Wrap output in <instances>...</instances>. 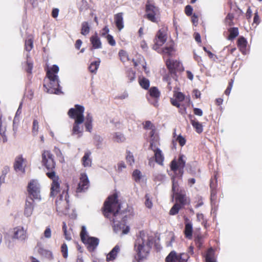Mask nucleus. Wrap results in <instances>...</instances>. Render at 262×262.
I'll use <instances>...</instances> for the list:
<instances>
[{
    "mask_svg": "<svg viewBox=\"0 0 262 262\" xmlns=\"http://www.w3.org/2000/svg\"><path fill=\"white\" fill-rule=\"evenodd\" d=\"M217 181L216 176H214V178H211L210 181V200L211 202H215L217 198Z\"/></svg>",
    "mask_w": 262,
    "mask_h": 262,
    "instance_id": "nucleus-16",
    "label": "nucleus"
},
{
    "mask_svg": "<svg viewBox=\"0 0 262 262\" xmlns=\"http://www.w3.org/2000/svg\"><path fill=\"white\" fill-rule=\"evenodd\" d=\"M260 21L261 20L259 16L258 11H256V12L254 14L253 24H255L256 26H257L260 24Z\"/></svg>",
    "mask_w": 262,
    "mask_h": 262,
    "instance_id": "nucleus-51",
    "label": "nucleus"
},
{
    "mask_svg": "<svg viewBox=\"0 0 262 262\" xmlns=\"http://www.w3.org/2000/svg\"><path fill=\"white\" fill-rule=\"evenodd\" d=\"M106 38L107 39L108 43L111 46H115L116 45V41L112 35L110 34H107L106 36Z\"/></svg>",
    "mask_w": 262,
    "mask_h": 262,
    "instance_id": "nucleus-53",
    "label": "nucleus"
},
{
    "mask_svg": "<svg viewBox=\"0 0 262 262\" xmlns=\"http://www.w3.org/2000/svg\"><path fill=\"white\" fill-rule=\"evenodd\" d=\"M189 256L187 253H182L177 254L176 251H172L166 256V262H187Z\"/></svg>",
    "mask_w": 262,
    "mask_h": 262,
    "instance_id": "nucleus-12",
    "label": "nucleus"
},
{
    "mask_svg": "<svg viewBox=\"0 0 262 262\" xmlns=\"http://www.w3.org/2000/svg\"><path fill=\"white\" fill-rule=\"evenodd\" d=\"M91 152H85L82 158L81 161L84 167H90L92 164V160L90 158Z\"/></svg>",
    "mask_w": 262,
    "mask_h": 262,
    "instance_id": "nucleus-30",
    "label": "nucleus"
},
{
    "mask_svg": "<svg viewBox=\"0 0 262 262\" xmlns=\"http://www.w3.org/2000/svg\"><path fill=\"white\" fill-rule=\"evenodd\" d=\"M148 92L149 93V95L150 96V97L152 98L157 99L159 98L160 96V92L158 89V88L156 86L151 87L149 89Z\"/></svg>",
    "mask_w": 262,
    "mask_h": 262,
    "instance_id": "nucleus-32",
    "label": "nucleus"
},
{
    "mask_svg": "<svg viewBox=\"0 0 262 262\" xmlns=\"http://www.w3.org/2000/svg\"><path fill=\"white\" fill-rule=\"evenodd\" d=\"M139 82L140 86L143 89L145 90H148L149 89L150 82L149 80L148 79L145 77H143L142 78L139 80Z\"/></svg>",
    "mask_w": 262,
    "mask_h": 262,
    "instance_id": "nucleus-38",
    "label": "nucleus"
},
{
    "mask_svg": "<svg viewBox=\"0 0 262 262\" xmlns=\"http://www.w3.org/2000/svg\"><path fill=\"white\" fill-rule=\"evenodd\" d=\"M122 229V225L120 224H114L113 226V229L115 232H118Z\"/></svg>",
    "mask_w": 262,
    "mask_h": 262,
    "instance_id": "nucleus-64",
    "label": "nucleus"
},
{
    "mask_svg": "<svg viewBox=\"0 0 262 262\" xmlns=\"http://www.w3.org/2000/svg\"><path fill=\"white\" fill-rule=\"evenodd\" d=\"M252 11L250 7H249L246 13V17L248 20H250L252 17Z\"/></svg>",
    "mask_w": 262,
    "mask_h": 262,
    "instance_id": "nucleus-62",
    "label": "nucleus"
},
{
    "mask_svg": "<svg viewBox=\"0 0 262 262\" xmlns=\"http://www.w3.org/2000/svg\"><path fill=\"white\" fill-rule=\"evenodd\" d=\"M84 119L74 121L72 130V135H76L78 137H80L82 135L83 130L82 123L84 122Z\"/></svg>",
    "mask_w": 262,
    "mask_h": 262,
    "instance_id": "nucleus-20",
    "label": "nucleus"
},
{
    "mask_svg": "<svg viewBox=\"0 0 262 262\" xmlns=\"http://www.w3.org/2000/svg\"><path fill=\"white\" fill-rule=\"evenodd\" d=\"M198 21H199V17L198 16L194 13L193 15H192L191 17V22L193 24V25L195 26H196L198 24Z\"/></svg>",
    "mask_w": 262,
    "mask_h": 262,
    "instance_id": "nucleus-58",
    "label": "nucleus"
},
{
    "mask_svg": "<svg viewBox=\"0 0 262 262\" xmlns=\"http://www.w3.org/2000/svg\"><path fill=\"white\" fill-rule=\"evenodd\" d=\"M61 252L64 258H67L68 256V246L66 243H63L61 246Z\"/></svg>",
    "mask_w": 262,
    "mask_h": 262,
    "instance_id": "nucleus-47",
    "label": "nucleus"
},
{
    "mask_svg": "<svg viewBox=\"0 0 262 262\" xmlns=\"http://www.w3.org/2000/svg\"><path fill=\"white\" fill-rule=\"evenodd\" d=\"M205 259L206 262H216L214 255L210 250L206 254Z\"/></svg>",
    "mask_w": 262,
    "mask_h": 262,
    "instance_id": "nucleus-43",
    "label": "nucleus"
},
{
    "mask_svg": "<svg viewBox=\"0 0 262 262\" xmlns=\"http://www.w3.org/2000/svg\"><path fill=\"white\" fill-rule=\"evenodd\" d=\"M80 235L81 239L82 242H83L85 239H86L88 237H89L87 235V232L86 230V228L84 226L82 227Z\"/></svg>",
    "mask_w": 262,
    "mask_h": 262,
    "instance_id": "nucleus-48",
    "label": "nucleus"
},
{
    "mask_svg": "<svg viewBox=\"0 0 262 262\" xmlns=\"http://www.w3.org/2000/svg\"><path fill=\"white\" fill-rule=\"evenodd\" d=\"M27 160L23 157L22 155L16 156L13 163V168L16 171H20L23 173L25 172L27 167Z\"/></svg>",
    "mask_w": 262,
    "mask_h": 262,
    "instance_id": "nucleus-14",
    "label": "nucleus"
},
{
    "mask_svg": "<svg viewBox=\"0 0 262 262\" xmlns=\"http://www.w3.org/2000/svg\"><path fill=\"white\" fill-rule=\"evenodd\" d=\"M183 207L181 206L179 203H175L171 208L169 214L170 215H174L178 214L180 209Z\"/></svg>",
    "mask_w": 262,
    "mask_h": 262,
    "instance_id": "nucleus-34",
    "label": "nucleus"
},
{
    "mask_svg": "<svg viewBox=\"0 0 262 262\" xmlns=\"http://www.w3.org/2000/svg\"><path fill=\"white\" fill-rule=\"evenodd\" d=\"M126 76L127 78L128 82H132L135 79L136 72L132 69H129L126 72Z\"/></svg>",
    "mask_w": 262,
    "mask_h": 262,
    "instance_id": "nucleus-36",
    "label": "nucleus"
},
{
    "mask_svg": "<svg viewBox=\"0 0 262 262\" xmlns=\"http://www.w3.org/2000/svg\"><path fill=\"white\" fill-rule=\"evenodd\" d=\"M26 64V67L25 68L26 71L29 74H31L32 69H33V63L29 61H27Z\"/></svg>",
    "mask_w": 262,
    "mask_h": 262,
    "instance_id": "nucleus-55",
    "label": "nucleus"
},
{
    "mask_svg": "<svg viewBox=\"0 0 262 262\" xmlns=\"http://www.w3.org/2000/svg\"><path fill=\"white\" fill-rule=\"evenodd\" d=\"M190 122L192 126L198 133L200 134L202 133L203 130V125L201 123L194 120H191Z\"/></svg>",
    "mask_w": 262,
    "mask_h": 262,
    "instance_id": "nucleus-33",
    "label": "nucleus"
},
{
    "mask_svg": "<svg viewBox=\"0 0 262 262\" xmlns=\"http://www.w3.org/2000/svg\"><path fill=\"white\" fill-rule=\"evenodd\" d=\"M154 152V158L157 163L160 165H163L164 157L161 149L157 150Z\"/></svg>",
    "mask_w": 262,
    "mask_h": 262,
    "instance_id": "nucleus-29",
    "label": "nucleus"
},
{
    "mask_svg": "<svg viewBox=\"0 0 262 262\" xmlns=\"http://www.w3.org/2000/svg\"><path fill=\"white\" fill-rule=\"evenodd\" d=\"M6 128L2 125V119L0 117V135L2 137V140L3 143H5L7 141V138L5 135Z\"/></svg>",
    "mask_w": 262,
    "mask_h": 262,
    "instance_id": "nucleus-40",
    "label": "nucleus"
},
{
    "mask_svg": "<svg viewBox=\"0 0 262 262\" xmlns=\"http://www.w3.org/2000/svg\"><path fill=\"white\" fill-rule=\"evenodd\" d=\"M145 205L146 207H147L148 208H151L152 206V201L150 199L149 194H146L145 195Z\"/></svg>",
    "mask_w": 262,
    "mask_h": 262,
    "instance_id": "nucleus-52",
    "label": "nucleus"
},
{
    "mask_svg": "<svg viewBox=\"0 0 262 262\" xmlns=\"http://www.w3.org/2000/svg\"><path fill=\"white\" fill-rule=\"evenodd\" d=\"M115 138L118 142H123L125 140V137L121 134H116Z\"/></svg>",
    "mask_w": 262,
    "mask_h": 262,
    "instance_id": "nucleus-59",
    "label": "nucleus"
},
{
    "mask_svg": "<svg viewBox=\"0 0 262 262\" xmlns=\"http://www.w3.org/2000/svg\"><path fill=\"white\" fill-rule=\"evenodd\" d=\"M132 177L136 182H140L142 177L141 171L138 169H135L133 172Z\"/></svg>",
    "mask_w": 262,
    "mask_h": 262,
    "instance_id": "nucleus-41",
    "label": "nucleus"
},
{
    "mask_svg": "<svg viewBox=\"0 0 262 262\" xmlns=\"http://www.w3.org/2000/svg\"><path fill=\"white\" fill-rule=\"evenodd\" d=\"M126 167L125 164L124 162L121 161L118 163V169L117 170L119 172L122 171L123 168H125Z\"/></svg>",
    "mask_w": 262,
    "mask_h": 262,
    "instance_id": "nucleus-63",
    "label": "nucleus"
},
{
    "mask_svg": "<svg viewBox=\"0 0 262 262\" xmlns=\"http://www.w3.org/2000/svg\"><path fill=\"white\" fill-rule=\"evenodd\" d=\"M154 131L152 130L151 132V137L152 139L150 141L149 149L152 150L153 151H155L160 149L158 147V146L160 144L159 138L156 137H154Z\"/></svg>",
    "mask_w": 262,
    "mask_h": 262,
    "instance_id": "nucleus-25",
    "label": "nucleus"
},
{
    "mask_svg": "<svg viewBox=\"0 0 262 262\" xmlns=\"http://www.w3.org/2000/svg\"><path fill=\"white\" fill-rule=\"evenodd\" d=\"M25 46L26 50L28 52L30 51L33 47V41L32 39L30 38L26 40Z\"/></svg>",
    "mask_w": 262,
    "mask_h": 262,
    "instance_id": "nucleus-46",
    "label": "nucleus"
},
{
    "mask_svg": "<svg viewBox=\"0 0 262 262\" xmlns=\"http://www.w3.org/2000/svg\"><path fill=\"white\" fill-rule=\"evenodd\" d=\"M110 30L107 26H105L102 30V32L101 33V35L102 37H105L107 35L109 32Z\"/></svg>",
    "mask_w": 262,
    "mask_h": 262,
    "instance_id": "nucleus-61",
    "label": "nucleus"
},
{
    "mask_svg": "<svg viewBox=\"0 0 262 262\" xmlns=\"http://www.w3.org/2000/svg\"><path fill=\"white\" fill-rule=\"evenodd\" d=\"M247 45V41L245 37L241 36L238 38L237 41V46L243 54L246 53Z\"/></svg>",
    "mask_w": 262,
    "mask_h": 262,
    "instance_id": "nucleus-27",
    "label": "nucleus"
},
{
    "mask_svg": "<svg viewBox=\"0 0 262 262\" xmlns=\"http://www.w3.org/2000/svg\"><path fill=\"white\" fill-rule=\"evenodd\" d=\"M184 157L183 155H180L177 160L174 159L170 162V169L174 173V176H172L171 179L172 181L171 191L172 194L176 193L178 191H180L181 189L179 188V182L176 180V177H178L180 179H182L183 177L184 168L186 165V162L184 159Z\"/></svg>",
    "mask_w": 262,
    "mask_h": 262,
    "instance_id": "nucleus-4",
    "label": "nucleus"
},
{
    "mask_svg": "<svg viewBox=\"0 0 262 262\" xmlns=\"http://www.w3.org/2000/svg\"><path fill=\"white\" fill-rule=\"evenodd\" d=\"M234 15L233 13H228L225 19V24L226 26H232L234 25L233 19Z\"/></svg>",
    "mask_w": 262,
    "mask_h": 262,
    "instance_id": "nucleus-37",
    "label": "nucleus"
},
{
    "mask_svg": "<svg viewBox=\"0 0 262 262\" xmlns=\"http://www.w3.org/2000/svg\"><path fill=\"white\" fill-rule=\"evenodd\" d=\"M99 240L95 237H88L83 243L86 245L87 249L89 252L95 251L99 244Z\"/></svg>",
    "mask_w": 262,
    "mask_h": 262,
    "instance_id": "nucleus-17",
    "label": "nucleus"
},
{
    "mask_svg": "<svg viewBox=\"0 0 262 262\" xmlns=\"http://www.w3.org/2000/svg\"><path fill=\"white\" fill-rule=\"evenodd\" d=\"M90 30V27L89 23L86 21L83 22L81 24V34L86 36L89 33Z\"/></svg>",
    "mask_w": 262,
    "mask_h": 262,
    "instance_id": "nucleus-35",
    "label": "nucleus"
},
{
    "mask_svg": "<svg viewBox=\"0 0 262 262\" xmlns=\"http://www.w3.org/2000/svg\"><path fill=\"white\" fill-rule=\"evenodd\" d=\"M90 186V182L86 173H82L80 174L79 182L76 192L77 193L84 192L88 190Z\"/></svg>",
    "mask_w": 262,
    "mask_h": 262,
    "instance_id": "nucleus-15",
    "label": "nucleus"
},
{
    "mask_svg": "<svg viewBox=\"0 0 262 262\" xmlns=\"http://www.w3.org/2000/svg\"><path fill=\"white\" fill-rule=\"evenodd\" d=\"M167 32L168 27L166 26H163L158 30L155 36L154 48L162 46L165 43L167 38Z\"/></svg>",
    "mask_w": 262,
    "mask_h": 262,
    "instance_id": "nucleus-11",
    "label": "nucleus"
},
{
    "mask_svg": "<svg viewBox=\"0 0 262 262\" xmlns=\"http://www.w3.org/2000/svg\"><path fill=\"white\" fill-rule=\"evenodd\" d=\"M173 97L174 98H170V101L171 104L178 108H180L181 104L180 102H182L185 99L184 94L180 92L174 91L173 92Z\"/></svg>",
    "mask_w": 262,
    "mask_h": 262,
    "instance_id": "nucleus-18",
    "label": "nucleus"
},
{
    "mask_svg": "<svg viewBox=\"0 0 262 262\" xmlns=\"http://www.w3.org/2000/svg\"><path fill=\"white\" fill-rule=\"evenodd\" d=\"M127 155L126 156V160L127 162L130 165L134 163L135 159L132 153L129 151H126Z\"/></svg>",
    "mask_w": 262,
    "mask_h": 262,
    "instance_id": "nucleus-45",
    "label": "nucleus"
},
{
    "mask_svg": "<svg viewBox=\"0 0 262 262\" xmlns=\"http://www.w3.org/2000/svg\"><path fill=\"white\" fill-rule=\"evenodd\" d=\"M145 17L149 21L158 24L161 19L160 9L147 1L145 5Z\"/></svg>",
    "mask_w": 262,
    "mask_h": 262,
    "instance_id": "nucleus-7",
    "label": "nucleus"
},
{
    "mask_svg": "<svg viewBox=\"0 0 262 262\" xmlns=\"http://www.w3.org/2000/svg\"><path fill=\"white\" fill-rule=\"evenodd\" d=\"M114 22L119 31H121L124 28L123 12H119L114 15Z\"/></svg>",
    "mask_w": 262,
    "mask_h": 262,
    "instance_id": "nucleus-23",
    "label": "nucleus"
},
{
    "mask_svg": "<svg viewBox=\"0 0 262 262\" xmlns=\"http://www.w3.org/2000/svg\"><path fill=\"white\" fill-rule=\"evenodd\" d=\"M34 210V201H29L28 199H27L25 202V208H24V215L28 217L31 216Z\"/></svg>",
    "mask_w": 262,
    "mask_h": 262,
    "instance_id": "nucleus-22",
    "label": "nucleus"
},
{
    "mask_svg": "<svg viewBox=\"0 0 262 262\" xmlns=\"http://www.w3.org/2000/svg\"><path fill=\"white\" fill-rule=\"evenodd\" d=\"M84 126L85 127L86 131L89 132H91V130L93 128L92 122L85 121Z\"/></svg>",
    "mask_w": 262,
    "mask_h": 262,
    "instance_id": "nucleus-60",
    "label": "nucleus"
},
{
    "mask_svg": "<svg viewBox=\"0 0 262 262\" xmlns=\"http://www.w3.org/2000/svg\"><path fill=\"white\" fill-rule=\"evenodd\" d=\"M119 246L118 245L115 246L114 247V248L107 255L106 260L108 261L114 260L116 258L117 254L119 252Z\"/></svg>",
    "mask_w": 262,
    "mask_h": 262,
    "instance_id": "nucleus-28",
    "label": "nucleus"
},
{
    "mask_svg": "<svg viewBox=\"0 0 262 262\" xmlns=\"http://www.w3.org/2000/svg\"><path fill=\"white\" fill-rule=\"evenodd\" d=\"M28 199L31 201L40 200V187L39 183L34 180H32L27 186Z\"/></svg>",
    "mask_w": 262,
    "mask_h": 262,
    "instance_id": "nucleus-8",
    "label": "nucleus"
},
{
    "mask_svg": "<svg viewBox=\"0 0 262 262\" xmlns=\"http://www.w3.org/2000/svg\"><path fill=\"white\" fill-rule=\"evenodd\" d=\"M59 72V68L56 65H53L51 68L48 70L46 76L49 80V84H43V86L47 89V92L55 94H60L62 92L59 84L58 76L56 75Z\"/></svg>",
    "mask_w": 262,
    "mask_h": 262,
    "instance_id": "nucleus-5",
    "label": "nucleus"
},
{
    "mask_svg": "<svg viewBox=\"0 0 262 262\" xmlns=\"http://www.w3.org/2000/svg\"><path fill=\"white\" fill-rule=\"evenodd\" d=\"M84 112V107L82 105L76 104L74 107L69 109L68 115L70 118L75 120L84 119L83 113Z\"/></svg>",
    "mask_w": 262,
    "mask_h": 262,
    "instance_id": "nucleus-10",
    "label": "nucleus"
},
{
    "mask_svg": "<svg viewBox=\"0 0 262 262\" xmlns=\"http://www.w3.org/2000/svg\"><path fill=\"white\" fill-rule=\"evenodd\" d=\"M176 140L179 142L181 146H183L186 143V140L185 138L181 135H179L177 137Z\"/></svg>",
    "mask_w": 262,
    "mask_h": 262,
    "instance_id": "nucleus-56",
    "label": "nucleus"
},
{
    "mask_svg": "<svg viewBox=\"0 0 262 262\" xmlns=\"http://www.w3.org/2000/svg\"><path fill=\"white\" fill-rule=\"evenodd\" d=\"M42 164L48 170L46 172L47 176L52 181L50 195L54 196L60 190V181L59 177L56 174L55 171L56 163L54 156L50 151L46 150L42 152Z\"/></svg>",
    "mask_w": 262,
    "mask_h": 262,
    "instance_id": "nucleus-1",
    "label": "nucleus"
},
{
    "mask_svg": "<svg viewBox=\"0 0 262 262\" xmlns=\"http://www.w3.org/2000/svg\"><path fill=\"white\" fill-rule=\"evenodd\" d=\"M228 31L229 32V35L227 38L231 40L236 38L239 34L238 29L236 27L230 28L228 30Z\"/></svg>",
    "mask_w": 262,
    "mask_h": 262,
    "instance_id": "nucleus-31",
    "label": "nucleus"
},
{
    "mask_svg": "<svg viewBox=\"0 0 262 262\" xmlns=\"http://www.w3.org/2000/svg\"><path fill=\"white\" fill-rule=\"evenodd\" d=\"M166 66L169 73L172 76H177V72H181L184 70L182 63L179 60L172 59H167Z\"/></svg>",
    "mask_w": 262,
    "mask_h": 262,
    "instance_id": "nucleus-9",
    "label": "nucleus"
},
{
    "mask_svg": "<svg viewBox=\"0 0 262 262\" xmlns=\"http://www.w3.org/2000/svg\"><path fill=\"white\" fill-rule=\"evenodd\" d=\"M39 123L36 119H34L33 121L32 130V132L34 135H36L38 132Z\"/></svg>",
    "mask_w": 262,
    "mask_h": 262,
    "instance_id": "nucleus-44",
    "label": "nucleus"
},
{
    "mask_svg": "<svg viewBox=\"0 0 262 262\" xmlns=\"http://www.w3.org/2000/svg\"><path fill=\"white\" fill-rule=\"evenodd\" d=\"M52 231L49 226L47 227L43 232V236L46 238H50L51 237Z\"/></svg>",
    "mask_w": 262,
    "mask_h": 262,
    "instance_id": "nucleus-54",
    "label": "nucleus"
},
{
    "mask_svg": "<svg viewBox=\"0 0 262 262\" xmlns=\"http://www.w3.org/2000/svg\"><path fill=\"white\" fill-rule=\"evenodd\" d=\"M13 238L20 241H25L27 237V232L21 226H18L14 228Z\"/></svg>",
    "mask_w": 262,
    "mask_h": 262,
    "instance_id": "nucleus-19",
    "label": "nucleus"
},
{
    "mask_svg": "<svg viewBox=\"0 0 262 262\" xmlns=\"http://www.w3.org/2000/svg\"><path fill=\"white\" fill-rule=\"evenodd\" d=\"M176 51L174 49V43L171 41L168 43L165 47L162 49V53L169 57H172Z\"/></svg>",
    "mask_w": 262,
    "mask_h": 262,
    "instance_id": "nucleus-24",
    "label": "nucleus"
},
{
    "mask_svg": "<svg viewBox=\"0 0 262 262\" xmlns=\"http://www.w3.org/2000/svg\"><path fill=\"white\" fill-rule=\"evenodd\" d=\"M233 82L234 80L232 79H231L229 81L228 85L224 92L225 94H226L227 96H228L231 92V89L233 86Z\"/></svg>",
    "mask_w": 262,
    "mask_h": 262,
    "instance_id": "nucleus-50",
    "label": "nucleus"
},
{
    "mask_svg": "<svg viewBox=\"0 0 262 262\" xmlns=\"http://www.w3.org/2000/svg\"><path fill=\"white\" fill-rule=\"evenodd\" d=\"M100 64V61L93 62L90 65L89 69L91 72L95 73L97 70Z\"/></svg>",
    "mask_w": 262,
    "mask_h": 262,
    "instance_id": "nucleus-42",
    "label": "nucleus"
},
{
    "mask_svg": "<svg viewBox=\"0 0 262 262\" xmlns=\"http://www.w3.org/2000/svg\"><path fill=\"white\" fill-rule=\"evenodd\" d=\"M152 245L151 237L140 232L134 244V250L136 253V258L138 262L146 259L150 251Z\"/></svg>",
    "mask_w": 262,
    "mask_h": 262,
    "instance_id": "nucleus-2",
    "label": "nucleus"
},
{
    "mask_svg": "<svg viewBox=\"0 0 262 262\" xmlns=\"http://www.w3.org/2000/svg\"><path fill=\"white\" fill-rule=\"evenodd\" d=\"M193 9L192 7L190 5H187L185 8V14L189 16L192 15Z\"/></svg>",
    "mask_w": 262,
    "mask_h": 262,
    "instance_id": "nucleus-57",
    "label": "nucleus"
},
{
    "mask_svg": "<svg viewBox=\"0 0 262 262\" xmlns=\"http://www.w3.org/2000/svg\"><path fill=\"white\" fill-rule=\"evenodd\" d=\"M90 42L94 49H100L102 48V43L100 38L99 37L97 33L92 35L90 38Z\"/></svg>",
    "mask_w": 262,
    "mask_h": 262,
    "instance_id": "nucleus-26",
    "label": "nucleus"
},
{
    "mask_svg": "<svg viewBox=\"0 0 262 262\" xmlns=\"http://www.w3.org/2000/svg\"><path fill=\"white\" fill-rule=\"evenodd\" d=\"M194 243L197 248L201 249L203 244V239L202 236L200 234H199L195 236Z\"/></svg>",
    "mask_w": 262,
    "mask_h": 262,
    "instance_id": "nucleus-39",
    "label": "nucleus"
},
{
    "mask_svg": "<svg viewBox=\"0 0 262 262\" xmlns=\"http://www.w3.org/2000/svg\"><path fill=\"white\" fill-rule=\"evenodd\" d=\"M119 56L120 57V60L124 62L128 59L127 54L126 52L124 50H121L119 52Z\"/></svg>",
    "mask_w": 262,
    "mask_h": 262,
    "instance_id": "nucleus-49",
    "label": "nucleus"
},
{
    "mask_svg": "<svg viewBox=\"0 0 262 262\" xmlns=\"http://www.w3.org/2000/svg\"><path fill=\"white\" fill-rule=\"evenodd\" d=\"M185 220V228L184 234L185 237L188 239H191L192 238L193 227L192 223L189 221L187 217L184 219Z\"/></svg>",
    "mask_w": 262,
    "mask_h": 262,
    "instance_id": "nucleus-21",
    "label": "nucleus"
},
{
    "mask_svg": "<svg viewBox=\"0 0 262 262\" xmlns=\"http://www.w3.org/2000/svg\"><path fill=\"white\" fill-rule=\"evenodd\" d=\"M175 197L176 203H179L184 208L185 205H189L190 203V198L187 196L184 189H181L176 193L172 194V197Z\"/></svg>",
    "mask_w": 262,
    "mask_h": 262,
    "instance_id": "nucleus-13",
    "label": "nucleus"
},
{
    "mask_svg": "<svg viewBox=\"0 0 262 262\" xmlns=\"http://www.w3.org/2000/svg\"><path fill=\"white\" fill-rule=\"evenodd\" d=\"M121 208V204L119 202L118 195L117 192L109 195L105 201L103 206L102 208V211L104 216L110 219L111 216L113 218L112 222L115 224L117 221L116 219L117 216H120L119 211Z\"/></svg>",
    "mask_w": 262,
    "mask_h": 262,
    "instance_id": "nucleus-3",
    "label": "nucleus"
},
{
    "mask_svg": "<svg viewBox=\"0 0 262 262\" xmlns=\"http://www.w3.org/2000/svg\"><path fill=\"white\" fill-rule=\"evenodd\" d=\"M68 190L69 185H67L66 189L62 191L56 201L57 211L63 214H67L70 208Z\"/></svg>",
    "mask_w": 262,
    "mask_h": 262,
    "instance_id": "nucleus-6",
    "label": "nucleus"
}]
</instances>
